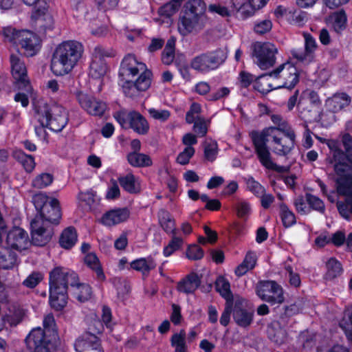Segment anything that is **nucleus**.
Instances as JSON below:
<instances>
[{"mask_svg": "<svg viewBox=\"0 0 352 352\" xmlns=\"http://www.w3.org/2000/svg\"><path fill=\"white\" fill-rule=\"evenodd\" d=\"M114 118L124 129H132L140 135H145L148 131L149 124L139 112L120 111L114 114Z\"/></svg>", "mask_w": 352, "mask_h": 352, "instance_id": "12", "label": "nucleus"}, {"mask_svg": "<svg viewBox=\"0 0 352 352\" xmlns=\"http://www.w3.org/2000/svg\"><path fill=\"white\" fill-rule=\"evenodd\" d=\"M119 78L124 94L134 98L151 87L152 73L144 63L138 61L134 56L128 54L122 61Z\"/></svg>", "mask_w": 352, "mask_h": 352, "instance_id": "3", "label": "nucleus"}, {"mask_svg": "<svg viewBox=\"0 0 352 352\" xmlns=\"http://www.w3.org/2000/svg\"><path fill=\"white\" fill-rule=\"evenodd\" d=\"M247 187L256 196L262 195L265 192V188L253 178H249L247 180Z\"/></svg>", "mask_w": 352, "mask_h": 352, "instance_id": "60", "label": "nucleus"}, {"mask_svg": "<svg viewBox=\"0 0 352 352\" xmlns=\"http://www.w3.org/2000/svg\"><path fill=\"white\" fill-rule=\"evenodd\" d=\"M13 157L23 166L26 172L31 173L34 169L36 163L32 155L25 154L21 150H16L13 152Z\"/></svg>", "mask_w": 352, "mask_h": 352, "instance_id": "39", "label": "nucleus"}, {"mask_svg": "<svg viewBox=\"0 0 352 352\" xmlns=\"http://www.w3.org/2000/svg\"><path fill=\"white\" fill-rule=\"evenodd\" d=\"M85 263L92 270H94L96 274L98 280L100 281H103L105 280V275L102 270L100 261L96 256V255L94 253L87 254L84 258Z\"/></svg>", "mask_w": 352, "mask_h": 352, "instance_id": "38", "label": "nucleus"}, {"mask_svg": "<svg viewBox=\"0 0 352 352\" xmlns=\"http://www.w3.org/2000/svg\"><path fill=\"white\" fill-rule=\"evenodd\" d=\"M305 39V50L295 49L292 51V56L300 62L309 64L314 60L315 52L318 45L316 39L309 34H303Z\"/></svg>", "mask_w": 352, "mask_h": 352, "instance_id": "20", "label": "nucleus"}, {"mask_svg": "<svg viewBox=\"0 0 352 352\" xmlns=\"http://www.w3.org/2000/svg\"><path fill=\"white\" fill-rule=\"evenodd\" d=\"M6 243L11 249L24 250L29 244L28 233L21 228L14 227L8 233Z\"/></svg>", "mask_w": 352, "mask_h": 352, "instance_id": "21", "label": "nucleus"}, {"mask_svg": "<svg viewBox=\"0 0 352 352\" xmlns=\"http://www.w3.org/2000/svg\"><path fill=\"white\" fill-rule=\"evenodd\" d=\"M16 261V255L11 248L3 245H0V267L3 269L12 268Z\"/></svg>", "mask_w": 352, "mask_h": 352, "instance_id": "35", "label": "nucleus"}, {"mask_svg": "<svg viewBox=\"0 0 352 352\" xmlns=\"http://www.w3.org/2000/svg\"><path fill=\"white\" fill-rule=\"evenodd\" d=\"M233 318L238 325L243 327L249 326L253 320V312L245 309V300L241 298L235 300Z\"/></svg>", "mask_w": 352, "mask_h": 352, "instance_id": "22", "label": "nucleus"}, {"mask_svg": "<svg viewBox=\"0 0 352 352\" xmlns=\"http://www.w3.org/2000/svg\"><path fill=\"white\" fill-rule=\"evenodd\" d=\"M329 23L336 32H340L346 28V16L344 12H338L330 16Z\"/></svg>", "mask_w": 352, "mask_h": 352, "instance_id": "41", "label": "nucleus"}, {"mask_svg": "<svg viewBox=\"0 0 352 352\" xmlns=\"http://www.w3.org/2000/svg\"><path fill=\"white\" fill-rule=\"evenodd\" d=\"M171 345L175 348V352H187L186 344V333L181 331L174 334L171 338Z\"/></svg>", "mask_w": 352, "mask_h": 352, "instance_id": "45", "label": "nucleus"}, {"mask_svg": "<svg viewBox=\"0 0 352 352\" xmlns=\"http://www.w3.org/2000/svg\"><path fill=\"white\" fill-rule=\"evenodd\" d=\"M201 106L198 103H192L190 106V110L187 112L186 116V120L188 123L191 124L199 118L197 115L201 112Z\"/></svg>", "mask_w": 352, "mask_h": 352, "instance_id": "61", "label": "nucleus"}, {"mask_svg": "<svg viewBox=\"0 0 352 352\" xmlns=\"http://www.w3.org/2000/svg\"><path fill=\"white\" fill-rule=\"evenodd\" d=\"M272 28V22L270 19L259 20L255 22L254 31L258 34L269 32Z\"/></svg>", "mask_w": 352, "mask_h": 352, "instance_id": "56", "label": "nucleus"}, {"mask_svg": "<svg viewBox=\"0 0 352 352\" xmlns=\"http://www.w3.org/2000/svg\"><path fill=\"white\" fill-rule=\"evenodd\" d=\"M200 284V276L197 274L192 272L178 283L177 289L180 292L191 294L197 289Z\"/></svg>", "mask_w": 352, "mask_h": 352, "instance_id": "27", "label": "nucleus"}, {"mask_svg": "<svg viewBox=\"0 0 352 352\" xmlns=\"http://www.w3.org/2000/svg\"><path fill=\"white\" fill-rule=\"evenodd\" d=\"M11 72L13 78L18 82H28L27 69L25 63L19 54L10 56Z\"/></svg>", "mask_w": 352, "mask_h": 352, "instance_id": "26", "label": "nucleus"}, {"mask_svg": "<svg viewBox=\"0 0 352 352\" xmlns=\"http://www.w3.org/2000/svg\"><path fill=\"white\" fill-rule=\"evenodd\" d=\"M77 352H98L101 351L98 338L94 334L87 333L75 342Z\"/></svg>", "mask_w": 352, "mask_h": 352, "instance_id": "24", "label": "nucleus"}, {"mask_svg": "<svg viewBox=\"0 0 352 352\" xmlns=\"http://www.w3.org/2000/svg\"><path fill=\"white\" fill-rule=\"evenodd\" d=\"M195 151L193 147H186L184 151L177 155V162L182 165L188 164L190 158L195 155Z\"/></svg>", "mask_w": 352, "mask_h": 352, "instance_id": "58", "label": "nucleus"}, {"mask_svg": "<svg viewBox=\"0 0 352 352\" xmlns=\"http://www.w3.org/2000/svg\"><path fill=\"white\" fill-rule=\"evenodd\" d=\"M326 278L328 280L333 279L342 273L341 264L335 258H331L327 262Z\"/></svg>", "mask_w": 352, "mask_h": 352, "instance_id": "44", "label": "nucleus"}, {"mask_svg": "<svg viewBox=\"0 0 352 352\" xmlns=\"http://www.w3.org/2000/svg\"><path fill=\"white\" fill-rule=\"evenodd\" d=\"M34 119L38 124H35L34 129L38 135H42L45 128L55 132L61 131L67 124V112L58 104H49L38 101L34 104Z\"/></svg>", "mask_w": 352, "mask_h": 352, "instance_id": "5", "label": "nucleus"}, {"mask_svg": "<svg viewBox=\"0 0 352 352\" xmlns=\"http://www.w3.org/2000/svg\"><path fill=\"white\" fill-rule=\"evenodd\" d=\"M175 40L170 38L168 40L165 48L163 50L162 60L166 65H170L175 58Z\"/></svg>", "mask_w": 352, "mask_h": 352, "instance_id": "46", "label": "nucleus"}, {"mask_svg": "<svg viewBox=\"0 0 352 352\" xmlns=\"http://www.w3.org/2000/svg\"><path fill=\"white\" fill-rule=\"evenodd\" d=\"M182 0H172L161 7L159 14L162 16L170 17L173 15L179 9Z\"/></svg>", "mask_w": 352, "mask_h": 352, "instance_id": "50", "label": "nucleus"}, {"mask_svg": "<svg viewBox=\"0 0 352 352\" xmlns=\"http://www.w3.org/2000/svg\"><path fill=\"white\" fill-rule=\"evenodd\" d=\"M51 223L37 214L31 221L32 238L33 243L38 246L45 245L53 234Z\"/></svg>", "mask_w": 352, "mask_h": 352, "instance_id": "15", "label": "nucleus"}, {"mask_svg": "<svg viewBox=\"0 0 352 352\" xmlns=\"http://www.w3.org/2000/svg\"><path fill=\"white\" fill-rule=\"evenodd\" d=\"M32 17L36 26L41 30L45 32L54 28V19L49 12L48 0H41L39 6L34 8Z\"/></svg>", "mask_w": 352, "mask_h": 352, "instance_id": "18", "label": "nucleus"}, {"mask_svg": "<svg viewBox=\"0 0 352 352\" xmlns=\"http://www.w3.org/2000/svg\"><path fill=\"white\" fill-rule=\"evenodd\" d=\"M346 337L352 340V311H347L340 323Z\"/></svg>", "mask_w": 352, "mask_h": 352, "instance_id": "53", "label": "nucleus"}, {"mask_svg": "<svg viewBox=\"0 0 352 352\" xmlns=\"http://www.w3.org/2000/svg\"><path fill=\"white\" fill-rule=\"evenodd\" d=\"M186 254L188 259L196 261L203 258L204 251L199 246L193 244L188 246Z\"/></svg>", "mask_w": 352, "mask_h": 352, "instance_id": "57", "label": "nucleus"}, {"mask_svg": "<svg viewBox=\"0 0 352 352\" xmlns=\"http://www.w3.org/2000/svg\"><path fill=\"white\" fill-rule=\"evenodd\" d=\"M160 222L162 227L166 232L175 234V223L168 212L164 210L161 212Z\"/></svg>", "mask_w": 352, "mask_h": 352, "instance_id": "49", "label": "nucleus"}, {"mask_svg": "<svg viewBox=\"0 0 352 352\" xmlns=\"http://www.w3.org/2000/svg\"><path fill=\"white\" fill-rule=\"evenodd\" d=\"M220 54H221V52H215L197 56L192 60L191 67L201 73H207L213 70L223 62Z\"/></svg>", "mask_w": 352, "mask_h": 352, "instance_id": "17", "label": "nucleus"}, {"mask_svg": "<svg viewBox=\"0 0 352 352\" xmlns=\"http://www.w3.org/2000/svg\"><path fill=\"white\" fill-rule=\"evenodd\" d=\"M130 215L126 208H116L111 210L103 214L100 222L105 226H113L126 221Z\"/></svg>", "mask_w": 352, "mask_h": 352, "instance_id": "25", "label": "nucleus"}, {"mask_svg": "<svg viewBox=\"0 0 352 352\" xmlns=\"http://www.w3.org/2000/svg\"><path fill=\"white\" fill-rule=\"evenodd\" d=\"M5 38L12 44L20 46L26 56L35 55L41 48L39 37L34 33L28 30H16L13 28L8 27L3 29Z\"/></svg>", "mask_w": 352, "mask_h": 352, "instance_id": "8", "label": "nucleus"}, {"mask_svg": "<svg viewBox=\"0 0 352 352\" xmlns=\"http://www.w3.org/2000/svg\"><path fill=\"white\" fill-rule=\"evenodd\" d=\"M254 88L263 94H267L274 89H278L271 72L257 77L254 83Z\"/></svg>", "mask_w": 352, "mask_h": 352, "instance_id": "30", "label": "nucleus"}, {"mask_svg": "<svg viewBox=\"0 0 352 352\" xmlns=\"http://www.w3.org/2000/svg\"><path fill=\"white\" fill-rule=\"evenodd\" d=\"M131 267L139 272L143 276H148L150 272L157 266L155 260L151 256L140 258L133 261L130 263Z\"/></svg>", "mask_w": 352, "mask_h": 352, "instance_id": "28", "label": "nucleus"}, {"mask_svg": "<svg viewBox=\"0 0 352 352\" xmlns=\"http://www.w3.org/2000/svg\"><path fill=\"white\" fill-rule=\"evenodd\" d=\"M193 130L199 136H204L207 133V124L204 118H197L194 122Z\"/></svg>", "mask_w": 352, "mask_h": 352, "instance_id": "63", "label": "nucleus"}, {"mask_svg": "<svg viewBox=\"0 0 352 352\" xmlns=\"http://www.w3.org/2000/svg\"><path fill=\"white\" fill-rule=\"evenodd\" d=\"M206 4L202 0H188L184 6L178 22V31L182 36L202 30L208 21Z\"/></svg>", "mask_w": 352, "mask_h": 352, "instance_id": "6", "label": "nucleus"}, {"mask_svg": "<svg viewBox=\"0 0 352 352\" xmlns=\"http://www.w3.org/2000/svg\"><path fill=\"white\" fill-rule=\"evenodd\" d=\"M208 12L212 14H218L221 17H227L233 13L232 5L231 7L221 5L219 3H211L208 7Z\"/></svg>", "mask_w": 352, "mask_h": 352, "instance_id": "48", "label": "nucleus"}, {"mask_svg": "<svg viewBox=\"0 0 352 352\" xmlns=\"http://www.w3.org/2000/svg\"><path fill=\"white\" fill-rule=\"evenodd\" d=\"M317 352H350L349 349L342 344H334L331 346H318Z\"/></svg>", "mask_w": 352, "mask_h": 352, "instance_id": "64", "label": "nucleus"}, {"mask_svg": "<svg viewBox=\"0 0 352 352\" xmlns=\"http://www.w3.org/2000/svg\"><path fill=\"white\" fill-rule=\"evenodd\" d=\"M25 316L24 310L17 306L12 305L9 308L8 313L3 318L4 324L16 326L19 324Z\"/></svg>", "mask_w": 352, "mask_h": 352, "instance_id": "32", "label": "nucleus"}, {"mask_svg": "<svg viewBox=\"0 0 352 352\" xmlns=\"http://www.w3.org/2000/svg\"><path fill=\"white\" fill-rule=\"evenodd\" d=\"M53 177L49 173H42L36 177L32 181V186L37 188H43L52 184Z\"/></svg>", "mask_w": 352, "mask_h": 352, "instance_id": "52", "label": "nucleus"}, {"mask_svg": "<svg viewBox=\"0 0 352 352\" xmlns=\"http://www.w3.org/2000/svg\"><path fill=\"white\" fill-rule=\"evenodd\" d=\"M76 273L69 270L56 267L50 274V302L52 308L59 311L67 304V289Z\"/></svg>", "mask_w": 352, "mask_h": 352, "instance_id": "7", "label": "nucleus"}, {"mask_svg": "<svg viewBox=\"0 0 352 352\" xmlns=\"http://www.w3.org/2000/svg\"><path fill=\"white\" fill-rule=\"evenodd\" d=\"M33 203L38 215L50 222L57 223L61 217L59 202L56 199L38 193L33 197Z\"/></svg>", "mask_w": 352, "mask_h": 352, "instance_id": "10", "label": "nucleus"}, {"mask_svg": "<svg viewBox=\"0 0 352 352\" xmlns=\"http://www.w3.org/2000/svg\"><path fill=\"white\" fill-rule=\"evenodd\" d=\"M342 142L346 153L340 148L339 143L334 140H327L334 170L336 175L337 191L339 194L346 196V204L337 203L340 214L348 219L352 213V137L345 133L342 137Z\"/></svg>", "mask_w": 352, "mask_h": 352, "instance_id": "2", "label": "nucleus"}, {"mask_svg": "<svg viewBox=\"0 0 352 352\" xmlns=\"http://www.w3.org/2000/svg\"><path fill=\"white\" fill-rule=\"evenodd\" d=\"M350 102V97L346 94L341 93L335 94L331 98H328L325 104L328 110L332 112H338L348 106Z\"/></svg>", "mask_w": 352, "mask_h": 352, "instance_id": "29", "label": "nucleus"}, {"mask_svg": "<svg viewBox=\"0 0 352 352\" xmlns=\"http://www.w3.org/2000/svg\"><path fill=\"white\" fill-rule=\"evenodd\" d=\"M205 157L209 161H214L217 155V144L212 140H208L205 142L204 146Z\"/></svg>", "mask_w": 352, "mask_h": 352, "instance_id": "54", "label": "nucleus"}, {"mask_svg": "<svg viewBox=\"0 0 352 352\" xmlns=\"http://www.w3.org/2000/svg\"><path fill=\"white\" fill-rule=\"evenodd\" d=\"M113 55L114 52L111 50L105 49L102 46L96 47L89 68L90 76L95 79H100L104 76L108 68L103 58L111 57Z\"/></svg>", "mask_w": 352, "mask_h": 352, "instance_id": "16", "label": "nucleus"}, {"mask_svg": "<svg viewBox=\"0 0 352 352\" xmlns=\"http://www.w3.org/2000/svg\"><path fill=\"white\" fill-rule=\"evenodd\" d=\"M184 244L182 238L176 236L175 234L172 237L167 245L164 248L163 254L166 257L171 256L175 252L182 248Z\"/></svg>", "mask_w": 352, "mask_h": 352, "instance_id": "47", "label": "nucleus"}, {"mask_svg": "<svg viewBox=\"0 0 352 352\" xmlns=\"http://www.w3.org/2000/svg\"><path fill=\"white\" fill-rule=\"evenodd\" d=\"M251 138L261 164L276 171H280V167L273 162L267 142H270L273 153L279 156L287 155L296 145V133L290 126L267 127L261 132H252Z\"/></svg>", "mask_w": 352, "mask_h": 352, "instance_id": "1", "label": "nucleus"}, {"mask_svg": "<svg viewBox=\"0 0 352 352\" xmlns=\"http://www.w3.org/2000/svg\"><path fill=\"white\" fill-rule=\"evenodd\" d=\"M84 53L82 44L75 40L65 41L54 49L50 68L57 76L69 74L78 64Z\"/></svg>", "mask_w": 352, "mask_h": 352, "instance_id": "4", "label": "nucleus"}, {"mask_svg": "<svg viewBox=\"0 0 352 352\" xmlns=\"http://www.w3.org/2000/svg\"><path fill=\"white\" fill-rule=\"evenodd\" d=\"M78 199L80 202L85 203L91 210L94 209L100 201L96 192L92 190L87 192H80Z\"/></svg>", "mask_w": 352, "mask_h": 352, "instance_id": "42", "label": "nucleus"}, {"mask_svg": "<svg viewBox=\"0 0 352 352\" xmlns=\"http://www.w3.org/2000/svg\"><path fill=\"white\" fill-rule=\"evenodd\" d=\"M78 236L75 228L68 227L63 231L59 239V243L63 248L69 249L76 244Z\"/></svg>", "mask_w": 352, "mask_h": 352, "instance_id": "36", "label": "nucleus"}, {"mask_svg": "<svg viewBox=\"0 0 352 352\" xmlns=\"http://www.w3.org/2000/svg\"><path fill=\"white\" fill-rule=\"evenodd\" d=\"M238 217L246 220L251 214L250 204L245 200H239L235 205Z\"/></svg>", "mask_w": 352, "mask_h": 352, "instance_id": "51", "label": "nucleus"}, {"mask_svg": "<svg viewBox=\"0 0 352 352\" xmlns=\"http://www.w3.org/2000/svg\"><path fill=\"white\" fill-rule=\"evenodd\" d=\"M119 182L122 188L130 193H135L140 190L139 179L131 173L120 177Z\"/></svg>", "mask_w": 352, "mask_h": 352, "instance_id": "37", "label": "nucleus"}, {"mask_svg": "<svg viewBox=\"0 0 352 352\" xmlns=\"http://www.w3.org/2000/svg\"><path fill=\"white\" fill-rule=\"evenodd\" d=\"M76 99L80 107L92 116H102L106 110L104 102L82 91H77Z\"/></svg>", "mask_w": 352, "mask_h": 352, "instance_id": "19", "label": "nucleus"}, {"mask_svg": "<svg viewBox=\"0 0 352 352\" xmlns=\"http://www.w3.org/2000/svg\"><path fill=\"white\" fill-rule=\"evenodd\" d=\"M306 200L310 208H311L313 210H317L321 213L324 212V204L323 201L318 197L308 193L306 195Z\"/></svg>", "mask_w": 352, "mask_h": 352, "instance_id": "55", "label": "nucleus"}, {"mask_svg": "<svg viewBox=\"0 0 352 352\" xmlns=\"http://www.w3.org/2000/svg\"><path fill=\"white\" fill-rule=\"evenodd\" d=\"M271 73L278 89H292L299 80V74L297 68L289 62L280 65Z\"/></svg>", "mask_w": 352, "mask_h": 352, "instance_id": "11", "label": "nucleus"}, {"mask_svg": "<svg viewBox=\"0 0 352 352\" xmlns=\"http://www.w3.org/2000/svg\"><path fill=\"white\" fill-rule=\"evenodd\" d=\"M256 294L263 300L272 305L281 304L285 300L282 287L274 280H263L256 286Z\"/></svg>", "mask_w": 352, "mask_h": 352, "instance_id": "14", "label": "nucleus"}, {"mask_svg": "<svg viewBox=\"0 0 352 352\" xmlns=\"http://www.w3.org/2000/svg\"><path fill=\"white\" fill-rule=\"evenodd\" d=\"M215 287L220 295L226 300V302H232V294L229 281L223 276H219L215 282Z\"/></svg>", "mask_w": 352, "mask_h": 352, "instance_id": "40", "label": "nucleus"}, {"mask_svg": "<svg viewBox=\"0 0 352 352\" xmlns=\"http://www.w3.org/2000/svg\"><path fill=\"white\" fill-rule=\"evenodd\" d=\"M129 163L134 167H147L152 165V160L148 155L136 151L127 155Z\"/></svg>", "mask_w": 352, "mask_h": 352, "instance_id": "34", "label": "nucleus"}, {"mask_svg": "<svg viewBox=\"0 0 352 352\" xmlns=\"http://www.w3.org/2000/svg\"><path fill=\"white\" fill-rule=\"evenodd\" d=\"M27 346L33 352H53L58 342L56 331H45L41 327L33 329L25 339Z\"/></svg>", "mask_w": 352, "mask_h": 352, "instance_id": "9", "label": "nucleus"}, {"mask_svg": "<svg viewBox=\"0 0 352 352\" xmlns=\"http://www.w3.org/2000/svg\"><path fill=\"white\" fill-rule=\"evenodd\" d=\"M148 113L153 118L160 120L161 122L167 120L170 116V111L165 109L158 110L152 108L148 109Z\"/></svg>", "mask_w": 352, "mask_h": 352, "instance_id": "62", "label": "nucleus"}, {"mask_svg": "<svg viewBox=\"0 0 352 352\" xmlns=\"http://www.w3.org/2000/svg\"><path fill=\"white\" fill-rule=\"evenodd\" d=\"M232 10L233 12H239L241 17L243 19L252 16L256 10L250 1L248 2V0H232Z\"/></svg>", "mask_w": 352, "mask_h": 352, "instance_id": "33", "label": "nucleus"}, {"mask_svg": "<svg viewBox=\"0 0 352 352\" xmlns=\"http://www.w3.org/2000/svg\"><path fill=\"white\" fill-rule=\"evenodd\" d=\"M280 217L285 228H289L296 222L294 213L285 204L280 205Z\"/></svg>", "mask_w": 352, "mask_h": 352, "instance_id": "43", "label": "nucleus"}, {"mask_svg": "<svg viewBox=\"0 0 352 352\" xmlns=\"http://www.w3.org/2000/svg\"><path fill=\"white\" fill-rule=\"evenodd\" d=\"M43 279V275L38 272L30 274L23 282V284L29 288L35 287Z\"/></svg>", "mask_w": 352, "mask_h": 352, "instance_id": "59", "label": "nucleus"}, {"mask_svg": "<svg viewBox=\"0 0 352 352\" xmlns=\"http://www.w3.org/2000/svg\"><path fill=\"white\" fill-rule=\"evenodd\" d=\"M287 320L288 318L287 316L283 317L280 320L272 322L268 327V336L273 342L280 344L286 340L287 331L285 326L287 323Z\"/></svg>", "mask_w": 352, "mask_h": 352, "instance_id": "23", "label": "nucleus"}, {"mask_svg": "<svg viewBox=\"0 0 352 352\" xmlns=\"http://www.w3.org/2000/svg\"><path fill=\"white\" fill-rule=\"evenodd\" d=\"M76 278L72 280H70L69 285L72 287V292L75 298L80 302H85L91 298L92 291L90 286L85 283L75 284Z\"/></svg>", "mask_w": 352, "mask_h": 352, "instance_id": "31", "label": "nucleus"}, {"mask_svg": "<svg viewBox=\"0 0 352 352\" xmlns=\"http://www.w3.org/2000/svg\"><path fill=\"white\" fill-rule=\"evenodd\" d=\"M278 49L272 43L257 42L253 46L254 62L261 69H267L276 63V54Z\"/></svg>", "mask_w": 352, "mask_h": 352, "instance_id": "13", "label": "nucleus"}]
</instances>
